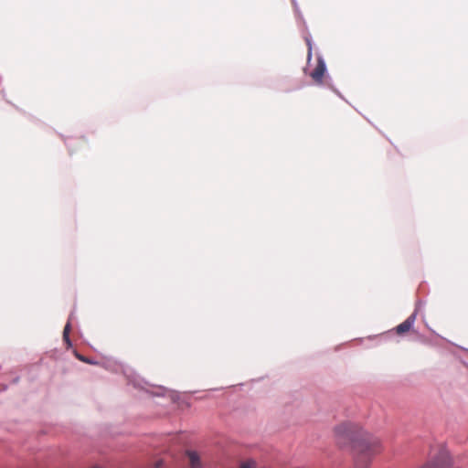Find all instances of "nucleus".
I'll return each instance as SVG.
<instances>
[{
    "instance_id": "obj_3",
    "label": "nucleus",
    "mask_w": 468,
    "mask_h": 468,
    "mask_svg": "<svg viewBox=\"0 0 468 468\" xmlns=\"http://www.w3.org/2000/svg\"><path fill=\"white\" fill-rule=\"evenodd\" d=\"M326 67L324 59L319 57L317 59V64L314 69L311 72L310 76L314 81V83L321 85L323 84V78L325 74Z\"/></svg>"
},
{
    "instance_id": "obj_7",
    "label": "nucleus",
    "mask_w": 468,
    "mask_h": 468,
    "mask_svg": "<svg viewBox=\"0 0 468 468\" xmlns=\"http://www.w3.org/2000/svg\"><path fill=\"white\" fill-rule=\"evenodd\" d=\"M77 357L80 360V361H83V362H86V363H90V360H88L86 357H84L83 356H80V355H77Z\"/></svg>"
},
{
    "instance_id": "obj_1",
    "label": "nucleus",
    "mask_w": 468,
    "mask_h": 468,
    "mask_svg": "<svg viewBox=\"0 0 468 468\" xmlns=\"http://www.w3.org/2000/svg\"><path fill=\"white\" fill-rule=\"evenodd\" d=\"M334 431L339 441H352L355 468H369L373 458L381 452L379 439L354 423L343 422L337 425Z\"/></svg>"
},
{
    "instance_id": "obj_2",
    "label": "nucleus",
    "mask_w": 468,
    "mask_h": 468,
    "mask_svg": "<svg viewBox=\"0 0 468 468\" xmlns=\"http://www.w3.org/2000/svg\"><path fill=\"white\" fill-rule=\"evenodd\" d=\"M187 456L191 468H202L200 457L196 452H187ZM256 463L253 460H248L241 463L239 468H255Z\"/></svg>"
},
{
    "instance_id": "obj_5",
    "label": "nucleus",
    "mask_w": 468,
    "mask_h": 468,
    "mask_svg": "<svg viewBox=\"0 0 468 468\" xmlns=\"http://www.w3.org/2000/svg\"><path fill=\"white\" fill-rule=\"evenodd\" d=\"M70 333V324L67 323L63 330V340H68Z\"/></svg>"
},
{
    "instance_id": "obj_8",
    "label": "nucleus",
    "mask_w": 468,
    "mask_h": 468,
    "mask_svg": "<svg viewBox=\"0 0 468 468\" xmlns=\"http://www.w3.org/2000/svg\"><path fill=\"white\" fill-rule=\"evenodd\" d=\"M64 342L67 344L68 347L71 346L69 336H68V340H64Z\"/></svg>"
},
{
    "instance_id": "obj_6",
    "label": "nucleus",
    "mask_w": 468,
    "mask_h": 468,
    "mask_svg": "<svg viewBox=\"0 0 468 468\" xmlns=\"http://www.w3.org/2000/svg\"><path fill=\"white\" fill-rule=\"evenodd\" d=\"M308 45V54H307V59L310 60L312 58V46L309 40H307Z\"/></svg>"
},
{
    "instance_id": "obj_4",
    "label": "nucleus",
    "mask_w": 468,
    "mask_h": 468,
    "mask_svg": "<svg viewBox=\"0 0 468 468\" xmlns=\"http://www.w3.org/2000/svg\"><path fill=\"white\" fill-rule=\"evenodd\" d=\"M416 320V314L410 315L403 323L399 324L395 330L398 335H404L408 333L413 326Z\"/></svg>"
}]
</instances>
